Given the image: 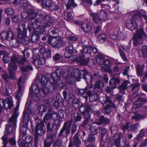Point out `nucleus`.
<instances>
[{"mask_svg": "<svg viewBox=\"0 0 147 147\" xmlns=\"http://www.w3.org/2000/svg\"><path fill=\"white\" fill-rule=\"evenodd\" d=\"M21 16L22 18L29 20V25L34 29L38 28L42 24V27L41 28L42 33L44 32L46 28H49L53 24L52 17L48 15L37 14L32 9L22 11Z\"/></svg>", "mask_w": 147, "mask_h": 147, "instance_id": "1", "label": "nucleus"}, {"mask_svg": "<svg viewBox=\"0 0 147 147\" xmlns=\"http://www.w3.org/2000/svg\"><path fill=\"white\" fill-rule=\"evenodd\" d=\"M92 105L91 104L88 102H85L84 104H82L80 106L79 111L85 118L83 123L81 125V126L85 127L88 123V122L90 119L91 114L90 111L92 109Z\"/></svg>", "mask_w": 147, "mask_h": 147, "instance_id": "2", "label": "nucleus"}, {"mask_svg": "<svg viewBox=\"0 0 147 147\" xmlns=\"http://www.w3.org/2000/svg\"><path fill=\"white\" fill-rule=\"evenodd\" d=\"M99 102L102 104L104 105L105 103L109 102L108 104L104 108L103 113L105 115H108L111 112V109L113 108L116 110L117 107L113 103L110 97L106 96L104 97H100L99 98Z\"/></svg>", "mask_w": 147, "mask_h": 147, "instance_id": "3", "label": "nucleus"}, {"mask_svg": "<svg viewBox=\"0 0 147 147\" xmlns=\"http://www.w3.org/2000/svg\"><path fill=\"white\" fill-rule=\"evenodd\" d=\"M62 71L61 69H57L55 72H53L51 74L47 75V77L49 82L54 85H59L62 83L60 78L62 76Z\"/></svg>", "mask_w": 147, "mask_h": 147, "instance_id": "4", "label": "nucleus"}, {"mask_svg": "<svg viewBox=\"0 0 147 147\" xmlns=\"http://www.w3.org/2000/svg\"><path fill=\"white\" fill-rule=\"evenodd\" d=\"M143 38H147V35L144 33L143 28H141L137 30L136 33H135L133 37L134 40L133 43L134 45L135 46L138 44L140 45L142 44Z\"/></svg>", "mask_w": 147, "mask_h": 147, "instance_id": "5", "label": "nucleus"}, {"mask_svg": "<svg viewBox=\"0 0 147 147\" xmlns=\"http://www.w3.org/2000/svg\"><path fill=\"white\" fill-rule=\"evenodd\" d=\"M90 14L92 18L93 21L96 24L105 20L107 17L106 12L103 10H101L100 11L97 12V14L91 13Z\"/></svg>", "mask_w": 147, "mask_h": 147, "instance_id": "6", "label": "nucleus"}, {"mask_svg": "<svg viewBox=\"0 0 147 147\" xmlns=\"http://www.w3.org/2000/svg\"><path fill=\"white\" fill-rule=\"evenodd\" d=\"M48 41L49 44L55 48H58L61 47L63 42V40L60 39L59 37L57 36H50Z\"/></svg>", "mask_w": 147, "mask_h": 147, "instance_id": "7", "label": "nucleus"}, {"mask_svg": "<svg viewBox=\"0 0 147 147\" xmlns=\"http://www.w3.org/2000/svg\"><path fill=\"white\" fill-rule=\"evenodd\" d=\"M14 38V33L10 28H8L6 31H3L0 34V39H6L10 41Z\"/></svg>", "mask_w": 147, "mask_h": 147, "instance_id": "8", "label": "nucleus"}, {"mask_svg": "<svg viewBox=\"0 0 147 147\" xmlns=\"http://www.w3.org/2000/svg\"><path fill=\"white\" fill-rule=\"evenodd\" d=\"M51 113V109L48 110L47 112L45 114L43 119L44 123L46 124L47 126V131L48 132H53V129L51 128L50 122L51 118V117L50 114Z\"/></svg>", "mask_w": 147, "mask_h": 147, "instance_id": "9", "label": "nucleus"}, {"mask_svg": "<svg viewBox=\"0 0 147 147\" xmlns=\"http://www.w3.org/2000/svg\"><path fill=\"white\" fill-rule=\"evenodd\" d=\"M54 136L53 132H50L47 134L44 141V147H51L54 141Z\"/></svg>", "mask_w": 147, "mask_h": 147, "instance_id": "10", "label": "nucleus"}, {"mask_svg": "<svg viewBox=\"0 0 147 147\" xmlns=\"http://www.w3.org/2000/svg\"><path fill=\"white\" fill-rule=\"evenodd\" d=\"M45 60L44 58H43L42 56H40L38 55L36 57H34L32 63L37 67H38L44 65L45 63Z\"/></svg>", "mask_w": 147, "mask_h": 147, "instance_id": "11", "label": "nucleus"}, {"mask_svg": "<svg viewBox=\"0 0 147 147\" xmlns=\"http://www.w3.org/2000/svg\"><path fill=\"white\" fill-rule=\"evenodd\" d=\"M126 26L129 29L133 30L138 26L136 22L133 19H128L126 21Z\"/></svg>", "mask_w": 147, "mask_h": 147, "instance_id": "12", "label": "nucleus"}, {"mask_svg": "<svg viewBox=\"0 0 147 147\" xmlns=\"http://www.w3.org/2000/svg\"><path fill=\"white\" fill-rule=\"evenodd\" d=\"M41 3L43 8L47 7L51 11L53 10L54 3L51 0H41Z\"/></svg>", "mask_w": 147, "mask_h": 147, "instance_id": "13", "label": "nucleus"}, {"mask_svg": "<svg viewBox=\"0 0 147 147\" xmlns=\"http://www.w3.org/2000/svg\"><path fill=\"white\" fill-rule=\"evenodd\" d=\"M82 78H84L86 81L87 84L91 83L93 80L92 76L90 75L87 71L86 69H83L82 70Z\"/></svg>", "mask_w": 147, "mask_h": 147, "instance_id": "14", "label": "nucleus"}, {"mask_svg": "<svg viewBox=\"0 0 147 147\" xmlns=\"http://www.w3.org/2000/svg\"><path fill=\"white\" fill-rule=\"evenodd\" d=\"M115 75V74L112 75V76H113V77L111 79L109 82V85L111 86L112 89L116 88V84H118L121 82V81L119 79L114 77Z\"/></svg>", "mask_w": 147, "mask_h": 147, "instance_id": "15", "label": "nucleus"}, {"mask_svg": "<svg viewBox=\"0 0 147 147\" xmlns=\"http://www.w3.org/2000/svg\"><path fill=\"white\" fill-rule=\"evenodd\" d=\"M99 121L95 123L97 125H100L102 124L105 125L109 124L110 123V120L107 117H105L104 116H101L99 119Z\"/></svg>", "mask_w": 147, "mask_h": 147, "instance_id": "16", "label": "nucleus"}, {"mask_svg": "<svg viewBox=\"0 0 147 147\" xmlns=\"http://www.w3.org/2000/svg\"><path fill=\"white\" fill-rule=\"evenodd\" d=\"M133 13L132 14V18L135 19L140 20L142 19V16L144 15L146 12L144 10H142L140 12H137L136 11H133L132 12Z\"/></svg>", "mask_w": 147, "mask_h": 147, "instance_id": "17", "label": "nucleus"}, {"mask_svg": "<svg viewBox=\"0 0 147 147\" xmlns=\"http://www.w3.org/2000/svg\"><path fill=\"white\" fill-rule=\"evenodd\" d=\"M81 24V28L84 32L89 33L91 31L92 28L89 23H86L82 22Z\"/></svg>", "mask_w": 147, "mask_h": 147, "instance_id": "18", "label": "nucleus"}, {"mask_svg": "<svg viewBox=\"0 0 147 147\" xmlns=\"http://www.w3.org/2000/svg\"><path fill=\"white\" fill-rule=\"evenodd\" d=\"M67 124L65 123L63 124V126L60 132L58 135L59 137L64 136V133L65 132V134L66 136H67L68 135L70 134V130H68V129L67 127Z\"/></svg>", "mask_w": 147, "mask_h": 147, "instance_id": "19", "label": "nucleus"}, {"mask_svg": "<svg viewBox=\"0 0 147 147\" xmlns=\"http://www.w3.org/2000/svg\"><path fill=\"white\" fill-rule=\"evenodd\" d=\"M79 133L78 132L75 135L73 138V144L76 147H79L81 143L79 139Z\"/></svg>", "mask_w": 147, "mask_h": 147, "instance_id": "20", "label": "nucleus"}, {"mask_svg": "<svg viewBox=\"0 0 147 147\" xmlns=\"http://www.w3.org/2000/svg\"><path fill=\"white\" fill-rule=\"evenodd\" d=\"M30 119L29 110H25L23 113L22 121L24 124L28 125Z\"/></svg>", "mask_w": 147, "mask_h": 147, "instance_id": "21", "label": "nucleus"}, {"mask_svg": "<svg viewBox=\"0 0 147 147\" xmlns=\"http://www.w3.org/2000/svg\"><path fill=\"white\" fill-rule=\"evenodd\" d=\"M10 61L11 62V63L16 64L18 63V64H22L24 65V63L23 61V59H21L20 60H19V58L17 56L15 55H13L10 58Z\"/></svg>", "mask_w": 147, "mask_h": 147, "instance_id": "22", "label": "nucleus"}, {"mask_svg": "<svg viewBox=\"0 0 147 147\" xmlns=\"http://www.w3.org/2000/svg\"><path fill=\"white\" fill-rule=\"evenodd\" d=\"M5 104L4 106V109H11L13 106L12 98H7L5 100Z\"/></svg>", "mask_w": 147, "mask_h": 147, "instance_id": "23", "label": "nucleus"}, {"mask_svg": "<svg viewBox=\"0 0 147 147\" xmlns=\"http://www.w3.org/2000/svg\"><path fill=\"white\" fill-rule=\"evenodd\" d=\"M98 127H99L96 125L89 124L87 126L86 128L90 131L91 134L96 135L98 133Z\"/></svg>", "mask_w": 147, "mask_h": 147, "instance_id": "24", "label": "nucleus"}, {"mask_svg": "<svg viewBox=\"0 0 147 147\" xmlns=\"http://www.w3.org/2000/svg\"><path fill=\"white\" fill-rule=\"evenodd\" d=\"M144 65L139 64L137 65L136 67L137 74L138 76L141 77L144 74Z\"/></svg>", "mask_w": 147, "mask_h": 147, "instance_id": "25", "label": "nucleus"}, {"mask_svg": "<svg viewBox=\"0 0 147 147\" xmlns=\"http://www.w3.org/2000/svg\"><path fill=\"white\" fill-rule=\"evenodd\" d=\"M18 38L21 39V42L24 45H28L30 42L29 38L26 35L19 34Z\"/></svg>", "mask_w": 147, "mask_h": 147, "instance_id": "26", "label": "nucleus"}, {"mask_svg": "<svg viewBox=\"0 0 147 147\" xmlns=\"http://www.w3.org/2000/svg\"><path fill=\"white\" fill-rule=\"evenodd\" d=\"M89 61V58L85 59L84 56L82 55L80 56L77 59V61L80 62V64L82 65L87 64Z\"/></svg>", "mask_w": 147, "mask_h": 147, "instance_id": "27", "label": "nucleus"}, {"mask_svg": "<svg viewBox=\"0 0 147 147\" xmlns=\"http://www.w3.org/2000/svg\"><path fill=\"white\" fill-rule=\"evenodd\" d=\"M28 127V125H21L20 128V133L19 138L21 139V136L26 134L27 127Z\"/></svg>", "mask_w": 147, "mask_h": 147, "instance_id": "28", "label": "nucleus"}, {"mask_svg": "<svg viewBox=\"0 0 147 147\" xmlns=\"http://www.w3.org/2000/svg\"><path fill=\"white\" fill-rule=\"evenodd\" d=\"M71 74L74 75V77H75L78 81H80V78H82V73L78 69H75L73 70V73L70 72Z\"/></svg>", "mask_w": 147, "mask_h": 147, "instance_id": "29", "label": "nucleus"}, {"mask_svg": "<svg viewBox=\"0 0 147 147\" xmlns=\"http://www.w3.org/2000/svg\"><path fill=\"white\" fill-rule=\"evenodd\" d=\"M18 117L14 115L12 116L9 119L8 122V125H12L14 128H15L17 124V118Z\"/></svg>", "mask_w": 147, "mask_h": 147, "instance_id": "30", "label": "nucleus"}, {"mask_svg": "<svg viewBox=\"0 0 147 147\" xmlns=\"http://www.w3.org/2000/svg\"><path fill=\"white\" fill-rule=\"evenodd\" d=\"M31 50L29 49H26L24 50L23 52L24 57L22 59H23V62H24V65L26 64V59L29 57L30 55V52Z\"/></svg>", "mask_w": 147, "mask_h": 147, "instance_id": "31", "label": "nucleus"}, {"mask_svg": "<svg viewBox=\"0 0 147 147\" xmlns=\"http://www.w3.org/2000/svg\"><path fill=\"white\" fill-rule=\"evenodd\" d=\"M42 89H40L39 95L42 97L45 96L49 91V89L45 85L42 86Z\"/></svg>", "mask_w": 147, "mask_h": 147, "instance_id": "32", "label": "nucleus"}, {"mask_svg": "<svg viewBox=\"0 0 147 147\" xmlns=\"http://www.w3.org/2000/svg\"><path fill=\"white\" fill-rule=\"evenodd\" d=\"M74 77L73 75L71 74V73L69 72L66 78L65 82L67 84H71L74 81Z\"/></svg>", "mask_w": 147, "mask_h": 147, "instance_id": "33", "label": "nucleus"}, {"mask_svg": "<svg viewBox=\"0 0 147 147\" xmlns=\"http://www.w3.org/2000/svg\"><path fill=\"white\" fill-rule=\"evenodd\" d=\"M9 45L14 47H16L19 46L20 41L17 38H14L10 40Z\"/></svg>", "mask_w": 147, "mask_h": 147, "instance_id": "34", "label": "nucleus"}, {"mask_svg": "<svg viewBox=\"0 0 147 147\" xmlns=\"http://www.w3.org/2000/svg\"><path fill=\"white\" fill-rule=\"evenodd\" d=\"M94 134H90L88 136L87 140L84 141V144L88 145V142H94L96 140V138Z\"/></svg>", "mask_w": 147, "mask_h": 147, "instance_id": "35", "label": "nucleus"}, {"mask_svg": "<svg viewBox=\"0 0 147 147\" xmlns=\"http://www.w3.org/2000/svg\"><path fill=\"white\" fill-rule=\"evenodd\" d=\"M20 68L23 73H25L30 70L32 71L33 70V68L30 64L26 65L25 66H20Z\"/></svg>", "mask_w": 147, "mask_h": 147, "instance_id": "36", "label": "nucleus"}, {"mask_svg": "<svg viewBox=\"0 0 147 147\" xmlns=\"http://www.w3.org/2000/svg\"><path fill=\"white\" fill-rule=\"evenodd\" d=\"M40 38L39 33L38 32H35L32 35L31 40L32 42H36Z\"/></svg>", "mask_w": 147, "mask_h": 147, "instance_id": "37", "label": "nucleus"}, {"mask_svg": "<svg viewBox=\"0 0 147 147\" xmlns=\"http://www.w3.org/2000/svg\"><path fill=\"white\" fill-rule=\"evenodd\" d=\"M49 105H53L56 109H57L59 107V102L58 101H56L52 98H50L48 100Z\"/></svg>", "mask_w": 147, "mask_h": 147, "instance_id": "38", "label": "nucleus"}, {"mask_svg": "<svg viewBox=\"0 0 147 147\" xmlns=\"http://www.w3.org/2000/svg\"><path fill=\"white\" fill-rule=\"evenodd\" d=\"M113 138L114 140V144L117 147H119L120 140L119 135L116 134L114 136Z\"/></svg>", "mask_w": 147, "mask_h": 147, "instance_id": "39", "label": "nucleus"}, {"mask_svg": "<svg viewBox=\"0 0 147 147\" xmlns=\"http://www.w3.org/2000/svg\"><path fill=\"white\" fill-rule=\"evenodd\" d=\"M22 138L23 142L30 143L32 140V138L30 136L27 135L26 134L24 135L21 137V139Z\"/></svg>", "mask_w": 147, "mask_h": 147, "instance_id": "40", "label": "nucleus"}, {"mask_svg": "<svg viewBox=\"0 0 147 147\" xmlns=\"http://www.w3.org/2000/svg\"><path fill=\"white\" fill-rule=\"evenodd\" d=\"M30 91L32 90V92L30 93H38L39 94L40 89L36 84H33L31 86V89H30Z\"/></svg>", "mask_w": 147, "mask_h": 147, "instance_id": "41", "label": "nucleus"}, {"mask_svg": "<svg viewBox=\"0 0 147 147\" xmlns=\"http://www.w3.org/2000/svg\"><path fill=\"white\" fill-rule=\"evenodd\" d=\"M67 4L65 5L66 7V10L68 11L70 8L71 6L74 7L76 6V5L74 3V0H69Z\"/></svg>", "mask_w": 147, "mask_h": 147, "instance_id": "42", "label": "nucleus"}, {"mask_svg": "<svg viewBox=\"0 0 147 147\" xmlns=\"http://www.w3.org/2000/svg\"><path fill=\"white\" fill-rule=\"evenodd\" d=\"M145 117V116L141 114L136 113L134 116H132L131 119H135L136 120L139 121L141 119H143Z\"/></svg>", "mask_w": 147, "mask_h": 147, "instance_id": "43", "label": "nucleus"}, {"mask_svg": "<svg viewBox=\"0 0 147 147\" xmlns=\"http://www.w3.org/2000/svg\"><path fill=\"white\" fill-rule=\"evenodd\" d=\"M51 109V113L50 114L51 118L53 119L54 120H56L58 119L59 116L57 113L53 111L52 109L50 108L48 110Z\"/></svg>", "mask_w": 147, "mask_h": 147, "instance_id": "44", "label": "nucleus"}, {"mask_svg": "<svg viewBox=\"0 0 147 147\" xmlns=\"http://www.w3.org/2000/svg\"><path fill=\"white\" fill-rule=\"evenodd\" d=\"M142 53L143 58L147 57V45H144L142 47Z\"/></svg>", "mask_w": 147, "mask_h": 147, "instance_id": "45", "label": "nucleus"}, {"mask_svg": "<svg viewBox=\"0 0 147 147\" xmlns=\"http://www.w3.org/2000/svg\"><path fill=\"white\" fill-rule=\"evenodd\" d=\"M18 68V66L15 63H10L8 64V70L15 71Z\"/></svg>", "mask_w": 147, "mask_h": 147, "instance_id": "46", "label": "nucleus"}, {"mask_svg": "<svg viewBox=\"0 0 147 147\" xmlns=\"http://www.w3.org/2000/svg\"><path fill=\"white\" fill-rule=\"evenodd\" d=\"M128 83V81H125L122 83L121 86L119 87L120 92H122L127 88Z\"/></svg>", "mask_w": 147, "mask_h": 147, "instance_id": "47", "label": "nucleus"}, {"mask_svg": "<svg viewBox=\"0 0 147 147\" xmlns=\"http://www.w3.org/2000/svg\"><path fill=\"white\" fill-rule=\"evenodd\" d=\"M140 100H138V98H137V100L135 101L133 104V108L136 109L137 108L140 107L142 106V104Z\"/></svg>", "mask_w": 147, "mask_h": 147, "instance_id": "48", "label": "nucleus"}, {"mask_svg": "<svg viewBox=\"0 0 147 147\" xmlns=\"http://www.w3.org/2000/svg\"><path fill=\"white\" fill-rule=\"evenodd\" d=\"M82 119L81 114L78 112L76 115L74 117V122L76 123L78 121H80Z\"/></svg>", "mask_w": 147, "mask_h": 147, "instance_id": "49", "label": "nucleus"}, {"mask_svg": "<svg viewBox=\"0 0 147 147\" xmlns=\"http://www.w3.org/2000/svg\"><path fill=\"white\" fill-rule=\"evenodd\" d=\"M49 30H50L51 33L53 35H57L59 32L58 29L56 27H51Z\"/></svg>", "mask_w": 147, "mask_h": 147, "instance_id": "50", "label": "nucleus"}, {"mask_svg": "<svg viewBox=\"0 0 147 147\" xmlns=\"http://www.w3.org/2000/svg\"><path fill=\"white\" fill-rule=\"evenodd\" d=\"M98 98V95L96 94H94L90 96L89 100L90 102H93L96 101Z\"/></svg>", "mask_w": 147, "mask_h": 147, "instance_id": "51", "label": "nucleus"}, {"mask_svg": "<svg viewBox=\"0 0 147 147\" xmlns=\"http://www.w3.org/2000/svg\"><path fill=\"white\" fill-rule=\"evenodd\" d=\"M65 49L66 51L73 54L74 48L72 44H69V46L65 48Z\"/></svg>", "mask_w": 147, "mask_h": 147, "instance_id": "52", "label": "nucleus"}, {"mask_svg": "<svg viewBox=\"0 0 147 147\" xmlns=\"http://www.w3.org/2000/svg\"><path fill=\"white\" fill-rule=\"evenodd\" d=\"M2 77L4 80L7 83H8L11 79L9 76L6 73H4L2 75Z\"/></svg>", "mask_w": 147, "mask_h": 147, "instance_id": "53", "label": "nucleus"}, {"mask_svg": "<svg viewBox=\"0 0 147 147\" xmlns=\"http://www.w3.org/2000/svg\"><path fill=\"white\" fill-rule=\"evenodd\" d=\"M89 48H90V46H87L83 48L81 52V53L82 55H84L86 53L90 54L91 52L90 51H89Z\"/></svg>", "mask_w": 147, "mask_h": 147, "instance_id": "54", "label": "nucleus"}, {"mask_svg": "<svg viewBox=\"0 0 147 147\" xmlns=\"http://www.w3.org/2000/svg\"><path fill=\"white\" fill-rule=\"evenodd\" d=\"M53 10L55 11H57L59 13H61V9L58 3L54 4L53 5Z\"/></svg>", "mask_w": 147, "mask_h": 147, "instance_id": "55", "label": "nucleus"}, {"mask_svg": "<svg viewBox=\"0 0 147 147\" xmlns=\"http://www.w3.org/2000/svg\"><path fill=\"white\" fill-rule=\"evenodd\" d=\"M44 125L43 123L42 122H41L40 123H37L35 127V130L44 129Z\"/></svg>", "mask_w": 147, "mask_h": 147, "instance_id": "56", "label": "nucleus"}, {"mask_svg": "<svg viewBox=\"0 0 147 147\" xmlns=\"http://www.w3.org/2000/svg\"><path fill=\"white\" fill-rule=\"evenodd\" d=\"M100 84H102L103 86H104V83H103L102 81H96V82L95 84V89L98 88L100 89L101 87L100 85Z\"/></svg>", "mask_w": 147, "mask_h": 147, "instance_id": "57", "label": "nucleus"}, {"mask_svg": "<svg viewBox=\"0 0 147 147\" xmlns=\"http://www.w3.org/2000/svg\"><path fill=\"white\" fill-rule=\"evenodd\" d=\"M61 55L58 53L55 54L53 57V59L57 62H59L60 59L62 58Z\"/></svg>", "mask_w": 147, "mask_h": 147, "instance_id": "58", "label": "nucleus"}, {"mask_svg": "<svg viewBox=\"0 0 147 147\" xmlns=\"http://www.w3.org/2000/svg\"><path fill=\"white\" fill-rule=\"evenodd\" d=\"M38 93H30V95L31 96V98L32 100L36 101H37L39 100V97L37 94Z\"/></svg>", "mask_w": 147, "mask_h": 147, "instance_id": "59", "label": "nucleus"}, {"mask_svg": "<svg viewBox=\"0 0 147 147\" xmlns=\"http://www.w3.org/2000/svg\"><path fill=\"white\" fill-rule=\"evenodd\" d=\"M38 110L41 113L45 112L47 110V107L45 105H42L39 106L38 108Z\"/></svg>", "mask_w": 147, "mask_h": 147, "instance_id": "60", "label": "nucleus"}, {"mask_svg": "<svg viewBox=\"0 0 147 147\" xmlns=\"http://www.w3.org/2000/svg\"><path fill=\"white\" fill-rule=\"evenodd\" d=\"M119 53L122 58L123 60L124 61H127V57L126 56L125 54L120 48H119Z\"/></svg>", "mask_w": 147, "mask_h": 147, "instance_id": "61", "label": "nucleus"}, {"mask_svg": "<svg viewBox=\"0 0 147 147\" xmlns=\"http://www.w3.org/2000/svg\"><path fill=\"white\" fill-rule=\"evenodd\" d=\"M5 13L8 15H11L13 14L14 11L13 9L12 8H7L5 9Z\"/></svg>", "mask_w": 147, "mask_h": 147, "instance_id": "62", "label": "nucleus"}, {"mask_svg": "<svg viewBox=\"0 0 147 147\" xmlns=\"http://www.w3.org/2000/svg\"><path fill=\"white\" fill-rule=\"evenodd\" d=\"M8 143L11 145L14 146L16 145V142L15 137H13L8 139Z\"/></svg>", "mask_w": 147, "mask_h": 147, "instance_id": "63", "label": "nucleus"}, {"mask_svg": "<svg viewBox=\"0 0 147 147\" xmlns=\"http://www.w3.org/2000/svg\"><path fill=\"white\" fill-rule=\"evenodd\" d=\"M20 146L22 147H32V144L31 142L27 143V142H21L20 143Z\"/></svg>", "mask_w": 147, "mask_h": 147, "instance_id": "64", "label": "nucleus"}]
</instances>
